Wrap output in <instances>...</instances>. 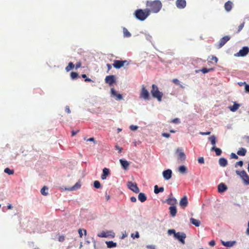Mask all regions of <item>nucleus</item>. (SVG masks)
Instances as JSON below:
<instances>
[{
  "label": "nucleus",
  "mask_w": 249,
  "mask_h": 249,
  "mask_svg": "<svg viewBox=\"0 0 249 249\" xmlns=\"http://www.w3.org/2000/svg\"><path fill=\"white\" fill-rule=\"evenodd\" d=\"M161 136L164 137L168 138L170 137V134L167 133H162Z\"/></svg>",
  "instance_id": "nucleus-55"
},
{
  "label": "nucleus",
  "mask_w": 249,
  "mask_h": 249,
  "mask_svg": "<svg viewBox=\"0 0 249 249\" xmlns=\"http://www.w3.org/2000/svg\"><path fill=\"white\" fill-rule=\"evenodd\" d=\"M174 238L178 240L182 244H184L185 239L186 238V235L183 232L178 231L177 232L176 234H175Z\"/></svg>",
  "instance_id": "nucleus-5"
},
{
  "label": "nucleus",
  "mask_w": 249,
  "mask_h": 249,
  "mask_svg": "<svg viewBox=\"0 0 249 249\" xmlns=\"http://www.w3.org/2000/svg\"><path fill=\"white\" fill-rule=\"evenodd\" d=\"M130 200L131 202H135L137 201V199L135 196H131L130 197Z\"/></svg>",
  "instance_id": "nucleus-61"
},
{
  "label": "nucleus",
  "mask_w": 249,
  "mask_h": 249,
  "mask_svg": "<svg viewBox=\"0 0 249 249\" xmlns=\"http://www.w3.org/2000/svg\"><path fill=\"white\" fill-rule=\"evenodd\" d=\"M221 242L222 245L228 248L232 247L236 243L235 241H224L223 240H221Z\"/></svg>",
  "instance_id": "nucleus-16"
},
{
  "label": "nucleus",
  "mask_w": 249,
  "mask_h": 249,
  "mask_svg": "<svg viewBox=\"0 0 249 249\" xmlns=\"http://www.w3.org/2000/svg\"><path fill=\"white\" fill-rule=\"evenodd\" d=\"M198 162L200 164H203L204 163V159L203 157H199L198 159Z\"/></svg>",
  "instance_id": "nucleus-52"
},
{
  "label": "nucleus",
  "mask_w": 249,
  "mask_h": 249,
  "mask_svg": "<svg viewBox=\"0 0 249 249\" xmlns=\"http://www.w3.org/2000/svg\"><path fill=\"white\" fill-rule=\"evenodd\" d=\"M232 5H233V3L231 1H227L224 4V7H225V10L227 12H230L232 9Z\"/></svg>",
  "instance_id": "nucleus-24"
},
{
  "label": "nucleus",
  "mask_w": 249,
  "mask_h": 249,
  "mask_svg": "<svg viewBox=\"0 0 249 249\" xmlns=\"http://www.w3.org/2000/svg\"><path fill=\"white\" fill-rule=\"evenodd\" d=\"M247 173L245 170L241 171L240 176L242 178H244V176L247 175Z\"/></svg>",
  "instance_id": "nucleus-49"
},
{
  "label": "nucleus",
  "mask_w": 249,
  "mask_h": 249,
  "mask_svg": "<svg viewBox=\"0 0 249 249\" xmlns=\"http://www.w3.org/2000/svg\"><path fill=\"white\" fill-rule=\"evenodd\" d=\"M131 236L133 239H134L135 238H138L140 237L139 233L138 231H136L135 232V234L132 233L131 235Z\"/></svg>",
  "instance_id": "nucleus-46"
},
{
  "label": "nucleus",
  "mask_w": 249,
  "mask_h": 249,
  "mask_svg": "<svg viewBox=\"0 0 249 249\" xmlns=\"http://www.w3.org/2000/svg\"><path fill=\"white\" fill-rule=\"evenodd\" d=\"M231 38V37L229 36H226L221 38L219 40V48L223 47Z\"/></svg>",
  "instance_id": "nucleus-12"
},
{
  "label": "nucleus",
  "mask_w": 249,
  "mask_h": 249,
  "mask_svg": "<svg viewBox=\"0 0 249 249\" xmlns=\"http://www.w3.org/2000/svg\"><path fill=\"white\" fill-rule=\"evenodd\" d=\"M110 90L111 96L116 97V100L120 101L123 99V98L122 95L120 93H118L113 88H111Z\"/></svg>",
  "instance_id": "nucleus-15"
},
{
  "label": "nucleus",
  "mask_w": 249,
  "mask_h": 249,
  "mask_svg": "<svg viewBox=\"0 0 249 249\" xmlns=\"http://www.w3.org/2000/svg\"><path fill=\"white\" fill-rule=\"evenodd\" d=\"M164 202L167 203L168 205L175 206V205L177 203V200L174 197H168Z\"/></svg>",
  "instance_id": "nucleus-18"
},
{
  "label": "nucleus",
  "mask_w": 249,
  "mask_h": 249,
  "mask_svg": "<svg viewBox=\"0 0 249 249\" xmlns=\"http://www.w3.org/2000/svg\"><path fill=\"white\" fill-rule=\"evenodd\" d=\"M240 107V105L236 103V102L234 103V104L232 106H231L229 107V108L231 111L232 112H235Z\"/></svg>",
  "instance_id": "nucleus-32"
},
{
  "label": "nucleus",
  "mask_w": 249,
  "mask_h": 249,
  "mask_svg": "<svg viewBox=\"0 0 249 249\" xmlns=\"http://www.w3.org/2000/svg\"><path fill=\"white\" fill-rule=\"evenodd\" d=\"M219 164L221 167H225L228 164V161L224 158H221L219 159Z\"/></svg>",
  "instance_id": "nucleus-25"
},
{
  "label": "nucleus",
  "mask_w": 249,
  "mask_h": 249,
  "mask_svg": "<svg viewBox=\"0 0 249 249\" xmlns=\"http://www.w3.org/2000/svg\"><path fill=\"white\" fill-rule=\"evenodd\" d=\"M169 212L171 216L173 217H175L177 213V208L175 206H171L169 208Z\"/></svg>",
  "instance_id": "nucleus-20"
},
{
  "label": "nucleus",
  "mask_w": 249,
  "mask_h": 249,
  "mask_svg": "<svg viewBox=\"0 0 249 249\" xmlns=\"http://www.w3.org/2000/svg\"><path fill=\"white\" fill-rule=\"evenodd\" d=\"M243 165V161L242 160H240L237 162L235 164V167H237L238 166H240L242 167Z\"/></svg>",
  "instance_id": "nucleus-48"
},
{
  "label": "nucleus",
  "mask_w": 249,
  "mask_h": 249,
  "mask_svg": "<svg viewBox=\"0 0 249 249\" xmlns=\"http://www.w3.org/2000/svg\"><path fill=\"white\" fill-rule=\"evenodd\" d=\"M78 132H79V130H77V131L72 130L71 131L72 136H74V135H75Z\"/></svg>",
  "instance_id": "nucleus-62"
},
{
  "label": "nucleus",
  "mask_w": 249,
  "mask_h": 249,
  "mask_svg": "<svg viewBox=\"0 0 249 249\" xmlns=\"http://www.w3.org/2000/svg\"><path fill=\"white\" fill-rule=\"evenodd\" d=\"M242 179L246 184H249V176L248 174L244 176V178H242Z\"/></svg>",
  "instance_id": "nucleus-43"
},
{
  "label": "nucleus",
  "mask_w": 249,
  "mask_h": 249,
  "mask_svg": "<svg viewBox=\"0 0 249 249\" xmlns=\"http://www.w3.org/2000/svg\"><path fill=\"white\" fill-rule=\"evenodd\" d=\"M147 5L150 7V11L153 13H158L162 8V3L159 0H155L150 2L147 1Z\"/></svg>",
  "instance_id": "nucleus-2"
},
{
  "label": "nucleus",
  "mask_w": 249,
  "mask_h": 249,
  "mask_svg": "<svg viewBox=\"0 0 249 249\" xmlns=\"http://www.w3.org/2000/svg\"><path fill=\"white\" fill-rule=\"evenodd\" d=\"M249 53V48L248 46L243 47L239 51L234 54L235 56H245Z\"/></svg>",
  "instance_id": "nucleus-7"
},
{
  "label": "nucleus",
  "mask_w": 249,
  "mask_h": 249,
  "mask_svg": "<svg viewBox=\"0 0 249 249\" xmlns=\"http://www.w3.org/2000/svg\"><path fill=\"white\" fill-rule=\"evenodd\" d=\"M188 204L187 197L185 196L183 197H182L179 201V205L182 208H185Z\"/></svg>",
  "instance_id": "nucleus-14"
},
{
  "label": "nucleus",
  "mask_w": 249,
  "mask_h": 249,
  "mask_svg": "<svg viewBox=\"0 0 249 249\" xmlns=\"http://www.w3.org/2000/svg\"><path fill=\"white\" fill-rule=\"evenodd\" d=\"M209 140L211 142L213 145H214L216 143V137L214 135H212L208 138Z\"/></svg>",
  "instance_id": "nucleus-37"
},
{
  "label": "nucleus",
  "mask_w": 249,
  "mask_h": 249,
  "mask_svg": "<svg viewBox=\"0 0 249 249\" xmlns=\"http://www.w3.org/2000/svg\"><path fill=\"white\" fill-rule=\"evenodd\" d=\"M246 233L247 234L249 235V220L248 223V228L246 231Z\"/></svg>",
  "instance_id": "nucleus-64"
},
{
  "label": "nucleus",
  "mask_w": 249,
  "mask_h": 249,
  "mask_svg": "<svg viewBox=\"0 0 249 249\" xmlns=\"http://www.w3.org/2000/svg\"><path fill=\"white\" fill-rule=\"evenodd\" d=\"M210 134H211L210 131H207L206 132H200V134H201L202 135H210Z\"/></svg>",
  "instance_id": "nucleus-57"
},
{
  "label": "nucleus",
  "mask_w": 249,
  "mask_h": 249,
  "mask_svg": "<svg viewBox=\"0 0 249 249\" xmlns=\"http://www.w3.org/2000/svg\"><path fill=\"white\" fill-rule=\"evenodd\" d=\"M211 150L212 151H215L216 155L218 156H220L222 152V150L220 148L216 147L214 146H213L211 148Z\"/></svg>",
  "instance_id": "nucleus-27"
},
{
  "label": "nucleus",
  "mask_w": 249,
  "mask_h": 249,
  "mask_svg": "<svg viewBox=\"0 0 249 249\" xmlns=\"http://www.w3.org/2000/svg\"><path fill=\"white\" fill-rule=\"evenodd\" d=\"M217 189L219 193H222L225 192L228 189V187L225 183H220L217 186Z\"/></svg>",
  "instance_id": "nucleus-17"
},
{
  "label": "nucleus",
  "mask_w": 249,
  "mask_h": 249,
  "mask_svg": "<svg viewBox=\"0 0 249 249\" xmlns=\"http://www.w3.org/2000/svg\"><path fill=\"white\" fill-rule=\"evenodd\" d=\"M140 97L145 100H148L150 98V94L148 91L145 89L144 85L142 87V89L140 92Z\"/></svg>",
  "instance_id": "nucleus-4"
},
{
  "label": "nucleus",
  "mask_w": 249,
  "mask_h": 249,
  "mask_svg": "<svg viewBox=\"0 0 249 249\" xmlns=\"http://www.w3.org/2000/svg\"><path fill=\"white\" fill-rule=\"evenodd\" d=\"M138 199L141 202H143L146 200L147 196L145 194L143 193H140L138 195Z\"/></svg>",
  "instance_id": "nucleus-26"
},
{
  "label": "nucleus",
  "mask_w": 249,
  "mask_h": 249,
  "mask_svg": "<svg viewBox=\"0 0 249 249\" xmlns=\"http://www.w3.org/2000/svg\"><path fill=\"white\" fill-rule=\"evenodd\" d=\"M48 189L49 188L47 186H44L40 190L41 194L43 196H47Z\"/></svg>",
  "instance_id": "nucleus-36"
},
{
  "label": "nucleus",
  "mask_w": 249,
  "mask_h": 249,
  "mask_svg": "<svg viewBox=\"0 0 249 249\" xmlns=\"http://www.w3.org/2000/svg\"><path fill=\"white\" fill-rule=\"evenodd\" d=\"M115 149L119 151V153H121L122 151V148L119 146L118 145H115Z\"/></svg>",
  "instance_id": "nucleus-56"
},
{
  "label": "nucleus",
  "mask_w": 249,
  "mask_h": 249,
  "mask_svg": "<svg viewBox=\"0 0 249 249\" xmlns=\"http://www.w3.org/2000/svg\"><path fill=\"white\" fill-rule=\"evenodd\" d=\"M106 244L108 248H113L117 247V243L112 241H106Z\"/></svg>",
  "instance_id": "nucleus-30"
},
{
  "label": "nucleus",
  "mask_w": 249,
  "mask_h": 249,
  "mask_svg": "<svg viewBox=\"0 0 249 249\" xmlns=\"http://www.w3.org/2000/svg\"><path fill=\"white\" fill-rule=\"evenodd\" d=\"M167 233L169 235L173 234L174 237H175V235L177 233V232L175 229H170L168 230Z\"/></svg>",
  "instance_id": "nucleus-44"
},
{
  "label": "nucleus",
  "mask_w": 249,
  "mask_h": 249,
  "mask_svg": "<svg viewBox=\"0 0 249 249\" xmlns=\"http://www.w3.org/2000/svg\"><path fill=\"white\" fill-rule=\"evenodd\" d=\"M173 82L176 85H180V87L182 88H183V86L180 84V81L178 79H174L173 80Z\"/></svg>",
  "instance_id": "nucleus-45"
},
{
  "label": "nucleus",
  "mask_w": 249,
  "mask_h": 249,
  "mask_svg": "<svg viewBox=\"0 0 249 249\" xmlns=\"http://www.w3.org/2000/svg\"><path fill=\"white\" fill-rule=\"evenodd\" d=\"M190 223L196 227H199L200 225V221L194 218H190Z\"/></svg>",
  "instance_id": "nucleus-29"
},
{
  "label": "nucleus",
  "mask_w": 249,
  "mask_h": 249,
  "mask_svg": "<svg viewBox=\"0 0 249 249\" xmlns=\"http://www.w3.org/2000/svg\"><path fill=\"white\" fill-rule=\"evenodd\" d=\"M78 233H79V236H80V237H82L83 235V232H82V229H79L78 230Z\"/></svg>",
  "instance_id": "nucleus-60"
},
{
  "label": "nucleus",
  "mask_w": 249,
  "mask_h": 249,
  "mask_svg": "<svg viewBox=\"0 0 249 249\" xmlns=\"http://www.w3.org/2000/svg\"><path fill=\"white\" fill-rule=\"evenodd\" d=\"M177 152L178 153V158L181 160H184L186 159V156L184 152L178 148L177 150Z\"/></svg>",
  "instance_id": "nucleus-23"
},
{
  "label": "nucleus",
  "mask_w": 249,
  "mask_h": 249,
  "mask_svg": "<svg viewBox=\"0 0 249 249\" xmlns=\"http://www.w3.org/2000/svg\"><path fill=\"white\" fill-rule=\"evenodd\" d=\"M146 247L148 249H156V246L153 245H147Z\"/></svg>",
  "instance_id": "nucleus-54"
},
{
  "label": "nucleus",
  "mask_w": 249,
  "mask_h": 249,
  "mask_svg": "<svg viewBox=\"0 0 249 249\" xmlns=\"http://www.w3.org/2000/svg\"><path fill=\"white\" fill-rule=\"evenodd\" d=\"M172 171L170 169L165 170L162 172L163 177L165 180H167L170 179L172 177Z\"/></svg>",
  "instance_id": "nucleus-10"
},
{
  "label": "nucleus",
  "mask_w": 249,
  "mask_h": 249,
  "mask_svg": "<svg viewBox=\"0 0 249 249\" xmlns=\"http://www.w3.org/2000/svg\"><path fill=\"white\" fill-rule=\"evenodd\" d=\"M130 129L132 131L136 130L138 128V126L137 125H131L129 126Z\"/></svg>",
  "instance_id": "nucleus-50"
},
{
  "label": "nucleus",
  "mask_w": 249,
  "mask_h": 249,
  "mask_svg": "<svg viewBox=\"0 0 249 249\" xmlns=\"http://www.w3.org/2000/svg\"><path fill=\"white\" fill-rule=\"evenodd\" d=\"M244 26V22L241 23L238 27V33L240 32Z\"/></svg>",
  "instance_id": "nucleus-53"
},
{
  "label": "nucleus",
  "mask_w": 249,
  "mask_h": 249,
  "mask_svg": "<svg viewBox=\"0 0 249 249\" xmlns=\"http://www.w3.org/2000/svg\"><path fill=\"white\" fill-rule=\"evenodd\" d=\"M74 65L72 62H70L68 65L66 67L65 70L68 72L73 69Z\"/></svg>",
  "instance_id": "nucleus-38"
},
{
  "label": "nucleus",
  "mask_w": 249,
  "mask_h": 249,
  "mask_svg": "<svg viewBox=\"0 0 249 249\" xmlns=\"http://www.w3.org/2000/svg\"><path fill=\"white\" fill-rule=\"evenodd\" d=\"M105 82L108 84L109 86H112L114 83H115V77L113 75H110L107 76L105 78Z\"/></svg>",
  "instance_id": "nucleus-9"
},
{
  "label": "nucleus",
  "mask_w": 249,
  "mask_h": 249,
  "mask_svg": "<svg viewBox=\"0 0 249 249\" xmlns=\"http://www.w3.org/2000/svg\"><path fill=\"white\" fill-rule=\"evenodd\" d=\"M247 153V150L245 148L241 147L239 148V150L237 151V154L239 156H244Z\"/></svg>",
  "instance_id": "nucleus-31"
},
{
  "label": "nucleus",
  "mask_w": 249,
  "mask_h": 249,
  "mask_svg": "<svg viewBox=\"0 0 249 249\" xmlns=\"http://www.w3.org/2000/svg\"><path fill=\"white\" fill-rule=\"evenodd\" d=\"M65 111L69 114L71 113V111L68 106H67L65 107Z\"/></svg>",
  "instance_id": "nucleus-58"
},
{
  "label": "nucleus",
  "mask_w": 249,
  "mask_h": 249,
  "mask_svg": "<svg viewBox=\"0 0 249 249\" xmlns=\"http://www.w3.org/2000/svg\"><path fill=\"white\" fill-rule=\"evenodd\" d=\"M93 186L96 189H99L101 187V183L98 180H95L94 181Z\"/></svg>",
  "instance_id": "nucleus-40"
},
{
  "label": "nucleus",
  "mask_w": 249,
  "mask_h": 249,
  "mask_svg": "<svg viewBox=\"0 0 249 249\" xmlns=\"http://www.w3.org/2000/svg\"><path fill=\"white\" fill-rule=\"evenodd\" d=\"M172 123L174 124H179L180 123V119L178 118L173 119L171 121Z\"/></svg>",
  "instance_id": "nucleus-47"
},
{
  "label": "nucleus",
  "mask_w": 249,
  "mask_h": 249,
  "mask_svg": "<svg viewBox=\"0 0 249 249\" xmlns=\"http://www.w3.org/2000/svg\"><path fill=\"white\" fill-rule=\"evenodd\" d=\"M176 4L178 8L183 9L186 6V1L185 0H177Z\"/></svg>",
  "instance_id": "nucleus-13"
},
{
  "label": "nucleus",
  "mask_w": 249,
  "mask_h": 249,
  "mask_svg": "<svg viewBox=\"0 0 249 249\" xmlns=\"http://www.w3.org/2000/svg\"><path fill=\"white\" fill-rule=\"evenodd\" d=\"M209 244L211 246H214L215 245V242L214 240H211V241H210Z\"/></svg>",
  "instance_id": "nucleus-59"
},
{
  "label": "nucleus",
  "mask_w": 249,
  "mask_h": 249,
  "mask_svg": "<svg viewBox=\"0 0 249 249\" xmlns=\"http://www.w3.org/2000/svg\"><path fill=\"white\" fill-rule=\"evenodd\" d=\"M178 170L180 173L184 174L187 173V168L185 165H181L178 167Z\"/></svg>",
  "instance_id": "nucleus-33"
},
{
  "label": "nucleus",
  "mask_w": 249,
  "mask_h": 249,
  "mask_svg": "<svg viewBox=\"0 0 249 249\" xmlns=\"http://www.w3.org/2000/svg\"><path fill=\"white\" fill-rule=\"evenodd\" d=\"M164 191V188L163 187H159L157 185H155L154 192L156 194H158L160 193L163 192Z\"/></svg>",
  "instance_id": "nucleus-28"
},
{
  "label": "nucleus",
  "mask_w": 249,
  "mask_h": 249,
  "mask_svg": "<svg viewBox=\"0 0 249 249\" xmlns=\"http://www.w3.org/2000/svg\"><path fill=\"white\" fill-rule=\"evenodd\" d=\"M109 169L107 168H104L103 169V173L101 175V178L103 180H105L107 178V177L109 175Z\"/></svg>",
  "instance_id": "nucleus-21"
},
{
  "label": "nucleus",
  "mask_w": 249,
  "mask_h": 249,
  "mask_svg": "<svg viewBox=\"0 0 249 249\" xmlns=\"http://www.w3.org/2000/svg\"><path fill=\"white\" fill-rule=\"evenodd\" d=\"M78 73H77L76 72L72 71L71 73V77L73 80L76 79L78 77Z\"/></svg>",
  "instance_id": "nucleus-41"
},
{
  "label": "nucleus",
  "mask_w": 249,
  "mask_h": 249,
  "mask_svg": "<svg viewBox=\"0 0 249 249\" xmlns=\"http://www.w3.org/2000/svg\"><path fill=\"white\" fill-rule=\"evenodd\" d=\"M245 90H246V91L249 92V85L246 84L245 85Z\"/></svg>",
  "instance_id": "nucleus-63"
},
{
  "label": "nucleus",
  "mask_w": 249,
  "mask_h": 249,
  "mask_svg": "<svg viewBox=\"0 0 249 249\" xmlns=\"http://www.w3.org/2000/svg\"><path fill=\"white\" fill-rule=\"evenodd\" d=\"M128 188L135 193H138L140 192L139 188L138 187L136 183L131 181H128L127 183Z\"/></svg>",
  "instance_id": "nucleus-8"
},
{
  "label": "nucleus",
  "mask_w": 249,
  "mask_h": 249,
  "mask_svg": "<svg viewBox=\"0 0 249 249\" xmlns=\"http://www.w3.org/2000/svg\"><path fill=\"white\" fill-rule=\"evenodd\" d=\"M125 62H126V60H114L113 66L116 69H120L124 66Z\"/></svg>",
  "instance_id": "nucleus-11"
},
{
  "label": "nucleus",
  "mask_w": 249,
  "mask_h": 249,
  "mask_svg": "<svg viewBox=\"0 0 249 249\" xmlns=\"http://www.w3.org/2000/svg\"><path fill=\"white\" fill-rule=\"evenodd\" d=\"M4 173L9 175H13L14 173V170L10 169L9 168H6L4 170Z\"/></svg>",
  "instance_id": "nucleus-39"
},
{
  "label": "nucleus",
  "mask_w": 249,
  "mask_h": 249,
  "mask_svg": "<svg viewBox=\"0 0 249 249\" xmlns=\"http://www.w3.org/2000/svg\"><path fill=\"white\" fill-rule=\"evenodd\" d=\"M81 184L80 182L78 181L73 186L69 188H66L65 189L68 191H72L79 189L81 187Z\"/></svg>",
  "instance_id": "nucleus-22"
},
{
  "label": "nucleus",
  "mask_w": 249,
  "mask_h": 249,
  "mask_svg": "<svg viewBox=\"0 0 249 249\" xmlns=\"http://www.w3.org/2000/svg\"><path fill=\"white\" fill-rule=\"evenodd\" d=\"M230 156H231V159H236V160L238 159V156H237L234 153H231Z\"/></svg>",
  "instance_id": "nucleus-51"
},
{
  "label": "nucleus",
  "mask_w": 249,
  "mask_h": 249,
  "mask_svg": "<svg viewBox=\"0 0 249 249\" xmlns=\"http://www.w3.org/2000/svg\"><path fill=\"white\" fill-rule=\"evenodd\" d=\"M123 36L124 37L127 38L130 37L131 36V33L125 27L123 28Z\"/></svg>",
  "instance_id": "nucleus-34"
},
{
  "label": "nucleus",
  "mask_w": 249,
  "mask_h": 249,
  "mask_svg": "<svg viewBox=\"0 0 249 249\" xmlns=\"http://www.w3.org/2000/svg\"><path fill=\"white\" fill-rule=\"evenodd\" d=\"M120 163L122 167V168L126 170L127 169L128 166L129 165V163L128 161L124 159H120L119 160Z\"/></svg>",
  "instance_id": "nucleus-19"
},
{
  "label": "nucleus",
  "mask_w": 249,
  "mask_h": 249,
  "mask_svg": "<svg viewBox=\"0 0 249 249\" xmlns=\"http://www.w3.org/2000/svg\"><path fill=\"white\" fill-rule=\"evenodd\" d=\"M115 234L113 231H103L97 235V236L100 237L107 238L110 237L112 238L115 237Z\"/></svg>",
  "instance_id": "nucleus-6"
},
{
  "label": "nucleus",
  "mask_w": 249,
  "mask_h": 249,
  "mask_svg": "<svg viewBox=\"0 0 249 249\" xmlns=\"http://www.w3.org/2000/svg\"><path fill=\"white\" fill-rule=\"evenodd\" d=\"M135 18L140 21H144L150 15V10L148 9H137L133 14Z\"/></svg>",
  "instance_id": "nucleus-1"
},
{
  "label": "nucleus",
  "mask_w": 249,
  "mask_h": 249,
  "mask_svg": "<svg viewBox=\"0 0 249 249\" xmlns=\"http://www.w3.org/2000/svg\"><path fill=\"white\" fill-rule=\"evenodd\" d=\"M151 93L153 98H156L159 102L161 101L163 93L162 92L160 91L158 87L155 84H153L152 85Z\"/></svg>",
  "instance_id": "nucleus-3"
},
{
  "label": "nucleus",
  "mask_w": 249,
  "mask_h": 249,
  "mask_svg": "<svg viewBox=\"0 0 249 249\" xmlns=\"http://www.w3.org/2000/svg\"><path fill=\"white\" fill-rule=\"evenodd\" d=\"M140 33L144 35L145 39L147 41L152 42V36L150 34L144 32H141Z\"/></svg>",
  "instance_id": "nucleus-35"
},
{
  "label": "nucleus",
  "mask_w": 249,
  "mask_h": 249,
  "mask_svg": "<svg viewBox=\"0 0 249 249\" xmlns=\"http://www.w3.org/2000/svg\"><path fill=\"white\" fill-rule=\"evenodd\" d=\"M213 70V69L212 68L208 69L206 68H203L202 69L200 70V71H201L202 72H203V73H208V72L212 71Z\"/></svg>",
  "instance_id": "nucleus-42"
}]
</instances>
